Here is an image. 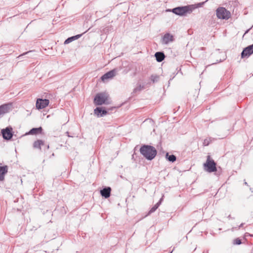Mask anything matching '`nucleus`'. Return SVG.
I'll list each match as a JSON object with an SVG mask.
<instances>
[{"mask_svg": "<svg viewBox=\"0 0 253 253\" xmlns=\"http://www.w3.org/2000/svg\"><path fill=\"white\" fill-rule=\"evenodd\" d=\"M140 152L148 160H153L157 155L156 148L148 145H143L140 148Z\"/></svg>", "mask_w": 253, "mask_h": 253, "instance_id": "nucleus-1", "label": "nucleus"}, {"mask_svg": "<svg viewBox=\"0 0 253 253\" xmlns=\"http://www.w3.org/2000/svg\"><path fill=\"white\" fill-rule=\"evenodd\" d=\"M195 8L193 5H188L183 6H178L172 9H168L167 11H170L174 14L180 16H185L187 14L191 13Z\"/></svg>", "mask_w": 253, "mask_h": 253, "instance_id": "nucleus-2", "label": "nucleus"}, {"mask_svg": "<svg viewBox=\"0 0 253 253\" xmlns=\"http://www.w3.org/2000/svg\"><path fill=\"white\" fill-rule=\"evenodd\" d=\"M108 95L105 92L97 93L94 98V103L96 105L108 104Z\"/></svg>", "mask_w": 253, "mask_h": 253, "instance_id": "nucleus-3", "label": "nucleus"}, {"mask_svg": "<svg viewBox=\"0 0 253 253\" xmlns=\"http://www.w3.org/2000/svg\"><path fill=\"white\" fill-rule=\"evenodd\" d=\"M216 166V164L214 160L211 158L210 156L208 155L206 162L204 164V169L209 172H215L217 170Z\"/></svg>", "mask_w": 253, "mask_h": 253, "instance_id": "nucleus-4", "label": "nucleus"}, {"mask_svg": "<svg viewBox=\"0 0 253 253\" xmlns=\"http://www.w3.org/2000/svg\"><path fill=\"white\" fill-rule=\"evenodd\" d=\"M216 14L218 18L221 19H228L230 17V12L223 7H220L216 9Z\"/></svg>", "mask_w": 253, "mask_h": 253, "instance_id": "nucleus-5", "label": "nucleus"}, {"mask_svg": "<svg viewBox=\"0 0 253 253\" xmlns=\"http://www.w3.org/2000/svg\"><path fill=\"white\" fill-rule=\"evenodd\" d=\"M12 130V127L11 126H7L5 128L2 129L1 130V133L3 138L6 140H10L13 135Z\"/></svg>", "mask_w": 253, "mask_h": 253, "instance_id": "nucleus-6", "label": "nucleus"}, {"mask_svg": "<svg viewBox=\"0 0 253 253\" xmlns=\"http://www.w3.org/2000/svg\"><path fill=\"white\" fill-rule=\"evenodd\" d=\"M117 72V69H114L106 73L101 77L102 81L105 82L106 81L108 80L112 79L114 77L116 76Z\"/></svg>", "mask_w": 253, "mask_h": 253, "instance_id": "nucleus-7", "label": "nucleus"}, {"mask_svg": "<svg viewBox=\"0 0 253 253\" xmlns=\"http://www.w3.org/2000/svg\"><path fill=\"white\" fill-rule=\"evenodd\" d=\"M49 101L47 99H37L36 102V107L38 109H42L45 108L49 104Z\"/></svg>", "mask_w": 253, "mask_h": 253, "instance_id": "nucleus-8", "label": "nucleus"}, {"mask_svg": "<svg viewBox=\"0 0 253 253\" xmlns=\"http://www.w3.org/2000/svg\"><path fill=\"white\" fill-rule=\"evenodd\" d=\"M253 53V44L248 45L245 47L241 53V57L242 58L249 57Z\"/></svg>", "mask_w": 253, "mask_h": 253, "instance_id": "nucleus-9", "label": "nucleus"}, {"mask_svg": "<svg viewBox=\"0 0 253 253\" xmlns=\"http://www.w3.org/2000/svg\"><path fill=\"white\" fill-rule=\"evenodd\" d=\"M111 188L110 187H105L100 191V195L102 197L107 199L111 195Z\"/></svg>", "mask_w": 253, "mask_h": 253, "instance_id": "nucleus-10", "label": "nucleus"}, {"mask_svg": "<svg viewBox=\"0 0 253 253\" xmlns=\"http://www.w3.org/2000/svg\"><path fill=\"white\" fill-rule=\"evenodd\" d=\"M94 113L98 117H101L106 115L107 114V111L102 107H96L94 110Z\"/></svg>", "mask_w": 253, "mask_h": 253, "instance_id": "nucleus-11", "label": "nucleus"}, {"mask_svg": "<svg viewBox=\"0 0 253 253\" xmlns=\"http://www.w3.org/2000/svg\"><path fill=\"white\" fill-rule=\"evenodd\" d=\"M174 40L173 37L169 33H166L163 37V43L168 44L169 42H173Z\"/></svg>", "mask_w": 253, "mask_h": 253, "instance_id": "nucleus-12", "label": "nucleus"}, {"mask_svg": "<svg viewBox=\"0 0 253 253\" xmlns=\"http://www.w3.org/2000/svg\"><path fill=\"white\" fill-rule=\"evenodd\" d=\"M8 172V166H0V181H2L4 178V175Z\"/></svg>", "mask_w": 253, "mask_h": 253, "instance_id": "nucleus-13", "label": "nucleus"}, {"mask_svg": "<svg viewBox=\"0 0 253 253\" xmlns=\"http://www.w3.org/2000/svg\"><path fill=\"white\" fill-rule=\"evenodd\" d=\"M155 56L157 61L158 62H162L164 60L165 58V55L164 52L161 51L156 52L155 54Z\"/></svg>", "mask_w": 253, "mask_h": 253, "instance_id": "nucleus-14", "label": "nucleus"}, {"mask_svg": "<svg viewBox=\"0 0 253 253\" xmlns=\"http://www.w3.org/2000/svg\"><path fill=\"white\" fill-rule=\"evenodd\" d=\"M42 128L41 126L39 127H34L32 128L28 133V134L34 135L39 133H41Z\"/></svg>", "mask_w": 253, "mask_h": 253, "instance_id": "nucleus-15", "label": "nucleus"}, {"mask_svg": "<svg viewBox=\"0 0 253 253\" xmlns=\"http://www.w3.org/2000/svg\"><path fill=\"white\" fill-rule=\"evenodd\" d=\"M82 35H83V34H78L76 36L68 38L65 41L64 44H68V43H70L71 42H72L78 39L82 36Z\"/></svg>", "mask_w": 253, "mask_h": 253, "instance_id": "nucleus-16", "label": "nucleus"}, {"mask_svg": "<svg viewBox=\"0 0 253 253\" xmlns=\"http://www.w3.org/2000/svg\"><path fill=\"white\" fill-rule=\"evenodd\" d=\"M166 159L170 162L173 163L176 160V157L174 155H169V153H167L166 155Z\"/></svg>", "mask_w": 253, "mask_h": 253, "instance_id": "nucleus-17", "label": "nucleus"}, {"mask_svg": "<svg viewBox=\"0 0 253 253\" xmlns=\"http://www.w3.org/2000/svg\"><path fill=\"white\" fill-rule=\"evenodd\" d=\"M44 144V142L42 140H38L34 142L33 144V147L35 148H38L41 149V145H43Z\"/></svg>", "mask_w": 253, "mask_h": 253, "instance_id": "nucleus-18", "label": "nucleus"}, {"mask_svg": "<svg viewBox=\"0 0 253 253\" xmlns=\"http://www.w3.org/2000/svg\"><path fill=\"white\" fill-rule=\"evenodd\" d=\"M162 200V199H161L160 200L150 209V210L149 211L148 214H150L151 213L154 212L158 208V207L160 206Z\"/></svg>", "mask_w": 253, "mask_h": 253, "instance_id": "nucleus-19", "label": "nucleus"}, {"mask_svg": "<svg viewBox=\"0 0 253 253\" xmlns=\"http://www.w3.org/2000/svg\"><path fill=\"white\" fill-rule=\"evenodd\" d=\"M8 105L6 104L0 106V115L7 112Z\"/></svg>", "mask_w": 253, "mask_h": 253, "instance_id": "nucleus-20", "label": "nucleus"}, {"mask_svg": "<svg viewBox=\"0 0 253 253\" xmlns=\"http://www.w3.org/2000/svg\"><path fill=\"white\" fill-rule=\"evenodd\" d=\"M211 141H212V138L211 137L206 138L204 140L203 145L204 146H208L210 144V143L211 142Z\"/></svg>", "mask_w": 253, "mask_h": 253, "instance_id": "nucleus-21", "label": "nucleus"}, {"mask_svg": "<svg viewBox=\"0 0 253 253\" xmlns=\"http://www.w3.org/2000/svg\"><path fill=\"white\" fill-rule=\"evenodd\" d=\"M159 76L157 75H152L151 76V80L153 82L155 83L158 81Z\"/></svg>", "mask_w": 253, "mask_h": 253, "instance_id": "nucleus-22", "label": "nucleus"}, {"mask_svg": "<svg viewBox=\"0 0 253 253\" xmlns=\"http://www.w3.org/2000/svg\"><path fill=\"white\" fill-rule=\"evenodd\" d=\"M143 88V85H141V84H139V85H138L137 87H136L133 89V92L136 93V92H137V91H140V90H142Z\"/></svg>", "mask_w": 253, "mask_h": 253, "instance_id": "nucleus-23", "label": "nucleus"}, {"mask_svg": "<svg viewBox=\"0 0 253 253\" xmlns=\"http://www.w3.org/2000/svg\"><path fill=\"white\" fill-rule=\"evenodd\" d=\"M242 242L241 240L239 238H236L234 240V244L236 245H240L241 244Z\"/></svg>", "mask_w": 253, "mask_h": 253, "instance_id": "nucleus-24", "label": "nucleus"}, {"mask_svg": "<svg viewBox=\"0 0 253 253\" xmlns=\"http://www.w3.org/2000/svg\"><path fill=\"white\" fill-rule=\"evenodd\" d=\"M207 1L206 0L205 1H204V2H199V3H197L196 5V7H202Z\"/></svg>", "mask_w": 253, "mask_h": 253, "instance_id": "nucleus-25", "label": "nucleus"}, {"mask_svg": "<svg viewBox=\"0 0 253 253\" xmlns=\"http://www.w3.org/2000/svg\"><path fill=\"white\" fill-rule=\"evenodd\" d=\"M34 51V50H30V51H29L28 52H25V53H23L22 54L20 55L19 56V57H20L21 56H23L24 55H26V54H28L29 55V54H31L32 53H33Z\"/></svg>", "mask_w": 253, "mask_h": 253, "instance_id": "nucleus-26", "label": "nucleus"}, {"mask_svg": "<svg viewBox=\"0 0 253 253\" xmlns=\"http://www.w3.org/2000/svg\"><path fill=\"white\" fill-rule=\"evenodd\" d=\"M244 224V223H241V224L239 225V227H238V229H239V228H240L242 227L243 226Z\"/></svg>", "mask_w": 253, "mask_h": 253, "instance_id": "nucleus-27", "label": "nucleus"}, {"mask_svg": "<svg viewBox=\"0 0 253 253\" xmlns=\"http://www.w3.org/2000/svg\"><path fill=\"white\" fill-rule=\"evenodd\" d=\"M228 218L229 219L231 218V215H229L228 216Z\"/></svg>", "mask_w": 253, "mask_h": 253, "instance_id": "nucleus-28", "label": "nucleus"}, {"mask_svg": "<svg viewBox=\"0 0 253 253\" xmlns=\"http://www.w3.org/2000/svg\"><path fill=\"white\" fill-rule=\"evenodd\" d=\"M249 30H250V29H248V30H247L245 32V34H247L249 32Z\"/></svg>", "mask_w": 253, "mask_h": 253, "instance_id": "nucleus-29", "label": "nucleus"}, {"mask_svg": "<svg viewBox=\"0 0 253 253\" xmlns=\"http://www.w3.org/2000/svg\"><path fill=\"white\" fill-rule=\"evenodd\" d=\"M244 184L246 185H248V183L247 182L245 181Z\"/></svg>", "mask_w": 253, "mask_h": 253, "instance_id": "nucleus-30", "label": "nucleus"}, {"mask_svg": "<svg viewBox=\"0 0 253 253\" xmlns=\"http://www.w3.org/2000/svg\"><path fill=\"white\" fill-rule=\"evenodd\" d=\"M173 250H174V249L172 250V251L171 252H170V253H172V252H173Z\"/></svg>", "mask_w": 253, "mask_h": 253, "instance_id": "nucleus-31", "label": "nucleus"}, {"mask_svg": "<svg viewBox=\"0 0 253 253\" xmlns=\"http://www.w3.org/2000/svg\"><path fill=\"white\" fill-rule=\"evenodd\" d=\"M234 228H232V231H234Z\"/></svg>", "mask_w": 253, "mask_h": 253, "instance_id": "nucleus-32", "label": "nucleus"}]
</instances>
